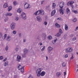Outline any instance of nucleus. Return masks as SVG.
<instances>
[{
	"label": "nucleus",
	"mask_w": 78,
	"mask_h": 78,
	"mask_svg": "<svg viewBox=\"0 0 78 78\" xmlns=\"http://www.w3.org/2000/svg\"><path fill=\"white\" fill-rule=\"evenodd\" d=\"M18 12H19V13H20L21 12V10H20V9H19L17 10Z\"/></svg>",
	"instance_id": "72a5a7b5"
},
{
	"label": "nucleus",
	"mask_w": 78,
	"mask_h": 78,
	"mask_svg": "<svg viewBox=\"0 0 78 78\" xmlns=\"http://www.w3.org/2000/svg\"><path fill=\"white\" fill-rule=\"evenodd\" d=\"M42 36H43V39L45 40V38L47 37V36L46 35V34H43Z\"/></svg>",
	"instance_id": "412c9836"
},
{
	"label": "nucleus",
	"mask_w": 78,
	"mask_h": 78,
	"mask_svg": "<svg viewBox=\"0 0 78 78\" xmlns=\"http://www.w3.org/2000/svg\"><path fill=\"white\" fill-rule=\"evenodd\" d=\"M3 58V57L2 56H0V60H1V59H2Z\"/></svg>",
	"instance_id": "49530a36"
},
{
	"label": "nucleus",
	"mask_w": 78,
	"mask_h": 78,
	"mask_svg": "<svg viewBox=\"0 0 78 78\" xmlns=\"http://www.w3.org/2000/svg\"><path fill=\"white\" fill-rule=\"evenodd\" d=\"M45 46H44L43 48L41 49V51H44V50H45Z\"/></svg>",
	"instance_id": "a19ab883"
},
{
	"label": "nucleus",
	"mask_w": 78,
	"mask_h": 78,
	"mask_svg": "<svg viewBox=\"0 0 78 78\" xmlns=\"http://www.w3.org/2000/svg\"><path fill=\"white\" fill-rule=\"evenodd\" d=\"M64 4H65L64 2H61L59 4V7L60 8H62H62L64 5Z\"/></svg>",
	"instance_id": "0eeeda50"
},
{
	"label": "nucleus",
	"mask_w": 78,
	"mask_h": 78,
	"mask_svg": "<svg viewBox=\"0 0 78 78\" xmlns=\"http://www.w3.org/2000/svg\"><path fill=\"white\" fill-rule=\"evenodd\" d=\"M66 13L67 14H68V13H70V10L68 8H67L66 9Z\"/></svg>",
	"instance_id": "bb28decb"
},
{
	"label": "nucleus",
	"mask_w": 78,
	"mask_h": 78,
	"mask_svg": "<svg viewBox=\"0 0 78 78\" xmlns=\"http://www.w3.org/2000/svg\"><path fill=\"white\" fill-rule=\"evenodd\" d=\"M73 12L74 13H75V14H77V13H78V12H77L76 10H74Z\"/></svg>",
	"instance_id": "37998d69"
},
{
	"label": "nucleus",
	"mask_w": 78,
	"mask_h": 78,
	"mask_svg": "<svg viewBox=\"0 0 78 78\" xmlns=\"http://www.w3.org/2000/svg\"><path fill=\"white\" fill-rule=\"evenodd\" d=\"M52 49H53V48L51 46H50L48 48V50L49 53L51 52V51L52 50Z\"/></svg>",
	"instance_id": "9b49d317"
},
{
	"label": "nucleus",
	"mask_w": 78,
	"mask_h": 78,
	"mask_svg": "<svg viewBox=\"0 0 78 78\" xmlns=\"http://www.w3.org/2000/svg\"><path fill=\"white\" fill-rule=\"evenodd\" d=\"M38 12L39 13L38 14V15H39V10H38L36 12H35L34 13V15H35V16H37V13Z\"/></svg>",
	"instance_id": "aec40b11"
},
{
	"label": "nucleus",
	"mask_w": 78,
	"mask_h": 78,
	"mask_svg": "<svg viewBox=\"0 0 78 78\" xmlns=\"http://www.w3.org/2000/svg\"><path fill=\"white\" fill-rule=\"evenodd\" d=\"M25 54L23 55V58H25Z\"/></svg>",
	"instance_id": "e2e57ef3"
},
{
	"label": "nucleus",
	"mask_w": 78,
	"mask_h": 78,
	"mask_svg": "<svg viewBox=\"0 0 78 78\" xmlns=\"http://www.w3.org/2000/svg\"><path fill=\"white\" fill-rule=\"evenodd\" d=\"M28 78H33V76H31V75H30L28 77Z\"/></svg>",
	"instance_id": "c03bdc74"
},
{
	"label": "nucleus",
	"mask_w": 78,
	"mask_h": 78,
	"mask_svg": "<svg viewBox=\"0 0 78 78\" xmlns=\"http://www.w3.org/2000/svg\"><path fill=\"white\" fill-rule=\"evenodd\" d=\"M16 33H17V32L16 31H15V30H14L12 32V33L14 34H16Z\"/></svg>",
	"instance_id": "f704fd0d"
},
{
	"label": "nucleus",
	"mask_w": 78,
	"mask_h": 78,
	"mask_svg": "<svg viewBox=\"0 0 78 78\" xmlns=\"http://www.w3.org/2000/svg\"><path fill=\"white\" fill-rule=\"evenodd\" d=\"M46 60L47 61V60H48V57H47V56H46Z\"/></svg>",
	"instance_id": "0e129e2a"
},
{
	"label": "nucleus",
	"mask_w": 78,
	"mask_h": 78,
	"mask_svg": "<svg viewBox=\"0 0 78 78\" xmlns=\"http://www.w3.org/2000/svg\"><path fill=\"white\" fill-rule=\"evenodd\" d=\"M6 36H7V35L6 34H5L4 35V39H5V38H6Z\"/></svg>",
	"instance_id": "6e6d98bb"
},
{
	"label": "nucleus",
	"mask_w": 78,
	"mask_h": 78,
	"mask_svg": "<svg viewBox=\"0 0 78 78\" xmlns=\"http://www.w3.org/2000/svg\"><path fill=\"white\" fill-rule=\"evenodd\" d=\"M19 17H16V18L15 19V20H19Z\"/></svg>",
	"instance_id": "e433bc0d"
},
{
	"label": "nucleus",
	"mask_w": 78,
	"mask_h": 78,
	"mask_svg": "<svg viewBox=\"0 0 78 78\" xmlns=\"http://www.w3.org/2000/svg\"><path fill=\"white\" fill-rule=\"evenodd\" d=\"M15 50H16V51H18V50H19V48H16Z\"/></svg>",
	"instance_id": "052dcab7"
},
{
	"label": "nucleus",
	"mask_w": 78,
	"mask_h": 78,
	"mask_svg": "<svg viewBox=\"0 0 78 78\" xmlns=\"http://www.w3.org/2000/svg\"><path fill=\"white\" fill-rule=\"evenodd\" d=\"M12 14L11 13H7L5 14V16H11L12 15Z\"/></svg>",
	"instance_id": "a211bd4d"
},
{
	"label": "nucleus",
	"mask_w": 78,
	"mask_h": 78,
	"mask_svg": "<svg viewBox=\"0 0 78 78\" xmlns=\"http://www.w3.org/2000/svg\"><path fill=\"white\" fill-rule=\"evenodd\" d=\"M8 62L6 61L5 63V64H4V66H5V67L7 66H8Z\"/></svg>",
	"instance_id": "c756f323"
},
{
	"label": "nucleus",
	"mask_w": 78,
	"mask_h": 78,
	"mask_svg": "<svg viewBox=\"0 0 78 78\" xmlns=\"http://www.w3.org/2000/svg\"><path fill=\"white\" fill-rule=\"evenodd\" d=\"M7 59V58H5L3 60V61L4 62H5L6 61V60Z\"/></svg>",
	"instance_id": "09e8293b"
},
{
	"label": "nucleus",
	"mask_w": 78,
	"mask_h": 78,
	"mask_svg": "<svg viewBox=\"0 0 78 78\" xmlns=\"http://www.w3.org/2000/svg\"><path fill=\"white\" fill-rule=\"evenodd\" d=\"M30 5L29 4H28L27 3H25L24 4V7L26 9H27V8H30Z\"/></svg>",
	"instance_id": "423d86ee"
},
{
	"label": "nucleus",
	"mask_w": 78,
	"mask_h": 78,
	"mask_svg": "<svg viewBox=\"0 0 78 78\" xmlns=\"http://www.w3.org/2000/svg\"><path fill=\"white\" fill-rule=\"evenodd\" d=\"M73 22H75L76 21V20H76V18H74V19H73Z\"/></svg>",
	"instance_id": "c9c22d12"
},
{
	"label": "nucleus",
	"mask_w": 78,
	"mask_h": 78,
	"mask_svg": "<svg viewBox=\"0 0 78 78\" xmlns=\"http://www.w3.org/2000/svg\"><path fill=\"white\" fill-rule=\"evenodd\" d=\"M61 34L59 32H58L57 33V34L56 35H55V36H57L58 37H59L60 36H61Z\"/></svg>",
	"instance_id": "5701e85b"
},
{
	"label": "nucleus",
	"mask_w": 78,
	"mask_h": 78,
	"mask_svg": "<svg viewBox=\"0 0 78 78\" xmlns=\"http://www.w3.org/2000/svg\"><path fill=\"white\" fill-rule=\"evenodd\" d=\"M39 14L40 15V16H41L42 15L44 14V11L43 10H39Z\"/></svg>",
	"instance_id": "f8f14e48"
},
{
	"label": "nucleus",
	"mask_w": 78,
	"mask_h": 78,
	"mask_svg": "<svg viewBox=\"0 0 78 78\" xmlns=\"http://www.w3.org/2000/svg\"><path fill=\"white\" fill-rule=\"evenodd\" d=\"M59 11L61 14H64V11L63 10V9H62L61 8L59 10Z\"/></svg>",
	"instance_id": "f3484780"
},
{
	"label": "nucleus",
	"mask_w": 78,
	"mask_h": 78,
	"mask_svg": "<svg viewBox=\"0 0 78 78\" xmlns=\"http://www.w3.org/2000/svg\"><path fill=\"white\" fill-rule=\"evenodd\" d=\"M44 24L45 25H47V22H45L44 23Z\"/></svg>",
	"instance_id": "de8ad7c7"
},
{
	"label": "nucleus",
	"mask_w": 78,
	"mask_h": 78,
	"mask_svg": "<svg viewBox=\"0 0 78 78\" xmlns=\"http://www.w3.org/2000/svg\"><path fill=\"white\" fill-rule=\"evenodd\" d=\"M37 20L38 21V22H41L42 21V19L40 16H38L37 17Z\"/></svg>",
	"instance_id": "6e6552de"
},
{
	"label": "nucleus",
	"mask_w": 78,
	"mask_h": 78,
	"mask_svg": "<svg viewBox=\"0 0 78 78\" xmlns=\"http://www.w3.org/2000/svg\"><path fill=\"white\" fill-rule=\"evenodd\" d=\"M74 3V2L73 1H69L67 3V6H70L72 7V8L73 7V4Z\"/></svg>",
	"instance_id": "7ed1b4c3"
},
{
	"label": "nucleus",
	"mask_w": 78,
	"mask_h": 78,
	"mask_svg": "<svg viewBox=\"0 0 78 78\" xmlns=\"http://www.w3.org/2000/svg\"><path fill=\"white\" fill-rule=\"evenodd\" d=\"M21 60V56L18 55L17 56L16 61L18 62H20Z\"/></svg>",
	"instance_id": "1a4fd4ad"
},
{
	"label": "nucleus",
	"mask_w": 78,
	"mask_h": 78,
	"mask_svg": "<svg viewBox=\"0 0 78 78\" xmlns=\"http://www.w3.org/2000/svg\"><path fill=\"white\" fill-rule=\"evenodd\" d=\"M14 77L15 78H16V77H17V75H15Z\"/></svg>",
	"instance_id": "774afa93"
},
{
	"label": "nucleus",
	"mask_w": 78,
	"mask_h": 78,
	"mask_svg": "<svg viewBox=\"0 0 78 78\" xmlns=\"http://www.w3.org/2000/svg\"><path fill=\"white\" fill-rule=\"evenodd\" d=\"M21 33H19V37H21Z\"/></svg>",
	"instance_id": "8fccbe9b"
},
{
	"label": "nucleus",
	"mask_w": 78,
	"mask_h": 78,
	"mask_svg": "<svg viewBox=\"0 0 78 78\" xmlns=\"http://www.w3.org/2000/svg\"><path fill=\"white\" fill-rule=\"evenodd\" d=\"M62 66L63 67H66V63H65V62H63L62 64Z\"/></svg>",
	"instance_id": "c85d7f7f"
},
{
	"label": "nucleus",
	"mask_w": 78,
	"mask_h": 78,
	"mask_svg": "<svg viewBox=\"0 0 78 78\" xmlns=\"http://www.w3.org/2000/svg\"><path fill=\"white\" fill-rule=\"evenodd\" d=\"M57 20H60V19H59V18H58L57 19Z\"/></svg>",
	"instance_id": "69168bd1"
},
{
	"label": "nucleus",
	"mask_w": 78,
	"mask_h": 78,
	"mask_svg": "<svg viewBox=\"0 0 78 78\" xmlns=\"http://www.w3.org/2000/svg\"><path fill=\"white\" fill-rule=\"evenodd\" d=\"M23 52L24 54V55H26V54H27L28 52V49H27V48H25L23 50Z\"/></svg>",
	"instance_id": "ddd939ff"
},
{
	"label": "nucleus",
	"mask_w": 78,
	"mask_h": 78,
	"mask_svg": "<svg viewBox=\"0 0 78 78\" xmlns=\"http://www.w3.org/2000/svg\"><path fill=\"white\" fill-rule=\"evenodd\" d=\"M55 26L56 28H60L61 27V25L57 23L55 24Z\"/></svg>",
	"instance_id": "4be33fe9"
},
{
	"label": "nucleus",
	"mask_w": 78,
	"mask_h": 78,
	"mask_svg": "<svg viewBox=\"0 0 78 78\" xmlns=\"http://www.w3.org/2000/svg\"><path fill=\"white\" fill-rule=\"evenodd\" d=\"M24 67H25V66H23L21 69V72H24Z\"/></svg>",
	"instance_id": "393cba45"
},
{
	"label": "nucleus",
	"mask_w": 78,
	"mask_h": 78,
	"mask_svg": "<svg viewBox=\"0 0 78 78\" xmlns=\"http://www.w3.org/2000/svg\"><path fill=\"white\" fill-rule=\"evenodd\" d=\"M68 57V55L67 54L66 55L65 57L66 58H67Z\"/></svg>",
	"instance_id": "4d7b16f0"
},
{
	"label": "nucleus",
	"mask_w": 78,
	"mask_h": 78,
	"mask_svg": "<svg viewBox=\"0 0 78 78\" xmlns=\"http://www.w3.org/2000/svg\"><path fill=\"white\" fill-rule=\"evenodd\" d=\"M64 76H65V75H66V72H64Z\"/></svg>",
	"instance_id": "bf43d9fd"
},
{
	"label": "nucleus",
	"mask_w": 78,
	"mask_h": 78,
	"mask_svg": "<svg viewBox=\"0 0 78 78\" xmlns=\"http://www.w3.org/2000/svg\"><path fill=\"white\" fill-rule=\"evenodd\" d=\"M40 45L41 46V45H42V43H41L40 44Z\"/></svg>",
	"instance_id": "338daca9"
},
{
	"label": "nucleus",
	"mask_w": 78,
	"mask_h": 78,
	"mask_svg": "<svg viewBox=\"0 0 78 78\" xmlns=\"http://www.w3.org/2000/svg\"><path fill=\"white\" fill-rule=\"evenodd\" d=\"M21 16L22 18L24 19V20H25V19H26L27 17H26V14H25V13L24 12H23L21 14Z\"/></svg>",
	"instance_id": "20e7f679"
},
{
	"label": "nucleus",
	"mask_w": 78,
	"mask_h": 78,
	"mask_svg": "<svg viewBox=\"0 0 78 78\" xmlns=\"http://www.w3.org/2000/svg\"><path fill=\"white\" fill-rule=\"evenodd\" d=\"M73 59V55H72V56L71 57L70 59L72 60Z\"/></svg>",
	"instance_id": "603ef678"
},
{
	"label": "nucleus",
	"mask_w": 78,
	"mask_h": 78,
	"mask_svg": "<svg viewBox=\"0 0 78 78\" xmlns=\"http://www.w3.org/2000/svg\"><path fill=\"white\" fill-rule=\"evenodd\" d=\"M48 39L49 40H51V39H52V37L51 36H49L48 37Z\"/></svg>",
	"instance_id": "2f4dec72"
},
{
	"label": "nucleus",
	"mask_w": 78,
	"mask_h": 78,
	"mask_svg": "<svg viewBox=\"0 0 78 78\" xmlns=\"http://www.w3.org/2000/svg\"><path fill=\"white\" fill-rule=\"evenodd\" d=\"M2 37V33L0 32V38H1Z\"/></svg>",
	"instance_id": "a18cd8bd"
},
{
	"label": "nucleus",
	"mask_w": 78,
	"mask_h": 78,
	"mask_svg": "<svg viewBox=\"0 0 78 78\" xmlns=\"http://www.w3.org/2000/svg\"><path fill=\"white\" fill-rule=\"evenodd\" d=\"M50 6L49 5H48L46 6V9H47V10H50Z\"/></svg>",
	"instance_id": "cd10ccee"
},
{
	"label": "nucleus",
	"mask_w": 78,
	"mask_h": 78,
	"mask_svg": "<svg viewBox=\"0 0 78 78\" xmlns=\"http://www.w3.org/2000/svg\"><path fill=\"white\" fill-rule=\"evenodd\" d=\"M56 6V4L55 3H53V7H54V8H55V6Z\"/></svg>",
	"instance_id": "79ce46f5"
},
{
	"label": "nucleus",
	"mask_w": 78,
	"mask_h": 78,
	"mask_svg": "<svg viewBox=\"0 0 78 78\" xmlns=\"http://www.w3.org/2000/svg\"><path fill=\"white\" fill-rule=\"evenodd\" d=\"M66 53H72L73 51V48L70 47L66 49Z\"/></svg>",
	"instance_id": "f257e3e1"
},
{
	"label": "nucleus",
	"mask_w": 78,
	"mask_h": 78,
	"mask_svg": "<svg viewBox=\"0 0 78 78\" xmlns=\"http://www.w3.org/2000/svg\"><path fill=\"white\" fill-rule=\"evenodd\" d=\"M44 2H45V1H44V0L41 1V5H42L43 3H44Z\"/></svg>",
	"instance_id": "3c124183"
},
{
	"label": "nucleus",
	"mask_w": 78,
	"mask_h": 78,
	"mask_svg": "<svg viewBox=\"0 0 78 78\" xmlns=\"http://www.w3.org/2000/svg\"><path fill=\"white\" fill-rule=\"evenodd\" d=\"M62 73L60 72H57L56 73V76L57 78H59L61 75Z\"/></svg>",
	"instance_id": "9d476101"
},
{
	"label": "nucleus",
	"mask_w": 78,
	"mask_h": 78,
	"mask_svg": "<svg viewBox=\"0 0 78 78\" xmlns=\"http://www.w3.org/2000/svg\"><path fill=\"white\" fill-rule=\"evenodd\" d=\"M65 30H68V26L67 24L65 25Z\"/></svg>",
	"instance_id": "a878e982"
},
{
	"label": "nucleus",
	"mask_w": 78,
	"mask_h": 78,
	"mask_svg": "<svg viewBox=\"0 0 78 78\" xmlns=\"http://www.w3.org/2000/svg\"><path fill=\"white\" fill-rule=\"evenodd\" d=\"M12 6H9L8 8V11H9V12L10 11H11V10H12Z\"/></svg>",
	"instance_id": "6ab92c4d"
},
{
	"label": "nucleus",
	"mask_w": 78,
	"mask_h": 78,
	"mask_svg": "<svg viewBox=\"0 0 78 78\" xmlns=\"http://www.w3.org/2000/svg\"><path fill=\"white\" fill-rule=\"evenodd\" d=\"M7 40L8 41H10V39L9 36H8L7 37Z\"/></svg>",
	"instance_id": "473e14b6"
},
{
	"label": "nucleus",
	"mask_w": 78,
	"mask_h": 78,
	"mask_svg": "<svg viewBox=\"0 0 78 78\" xmlns=\"http://www.w3.org/2000/svg\"><path fill=\"white\" fill-rule=\"evenodd\" d=\"M22 66L21 65L19 64L18 67V70H20V69H21L22 68Z\"/></svg>",
	"instance_id": "b1692460"
},
{
	"label": "nucleus",
	"mask_w": 78,
	"mask_h": 78,
	"mask_svg": "<svg viewBox=\"0 0 78 78\" xmlns=\"http://www.w3.org/2000/svg\"><path fill=\"white\" fill-rule=\"evenodd\" d=\"M8 17H7L5 19V22H6L7 21H8Z\"/></svg>",
	"instance_id": "58836bf2"
},
{
	"label": "nucleus",
	"mask_w": 78,
	"mask_h": 78,
	"mask_svg": "<svg viewBox=\"0 0 78 78\" xmlns=\"http://www.w3.org/2000/svg\"><path fill=\"white\" fill-rule=\"evenodd\" d=\"M56 41H57V39L54 40V43H56Z\"/></svg>",
	"instance_id": "680f3d73"
},
{
	"label": "nucleus",
	"mask_w": 78,
	"mask_h": 78,
	"mask_svg": "<svg viewBox=\"0 0 78 78\" xmlns=\"http://www.w3.org/2000/svg\"><path fill=\"white\" fill-rule=\"evenodd\" d=\"M26 41L27 40H26V39H23V42H26Z\"/></svg>",
	"instance_id": "864d4df0"
},
{
	"label": "nucleus",
	"mask_w": 78,
	"mask_h": 78,
	"mask_svg": "<svg viewBox=\"0 0 78 78\" xmlns=\"http://www.w3.org/2000/svg\"><path fill=\"white\" fill-rule=\"evenodd\" d=\"M78 27H77L76 28V29L74 30V31H76V30H78Z\"/></svg>",
	"instance_id": "5fc2aeb1"
},
{
	"label": "nucleus",
	"mask_w": 78,
	"mask_h": 78,
	"mask_svg": "<svg viewBox=\"0 0 78 78\" xmlns=\"http://www.w3.org/2000/svg\"><path fill=\"white\" fill-rule=\"evenodd\" d=\"M8 4L7 3H5L3 5V8H8Z\"/></svg>",
	"instance_id": "4468645a"
},
{
	"label": "nucleus",
	"mask_w": 78,
	"mask_h": 78,
	"mask_svg": "<svg viewBox=\"0 0 78 78\" xmlns=\"http://www.w3.org/2000/svg\"><path fill=\"white\" fill-rule=\"evenodd\" d=\"M45 75V72L44 71H42L40 74V75L41 76H44V75Z\"/></svg>",
	"instance_id": "2eb2a0df"
},
{
	"label": "nucleus",
	"mask_w": 78,
	"mask_h": 78,
	"mask_svg": "<svg viewBox=\"0 0 78 78\" xmlns=\"http://www.w3.org/2000/svg\"><path fill=\"white\" fill-rule=\"evenodd\" d=\"M42 70V68H41L39 69H38L36 71V73H37V76H40V74L41 72V71Z\"/></svg>",
	"instance_id": "f03ea898"
},
{
	"label": "nucleus",
	"mask_w": 78,
	"mask_h": 78,
	"mask_svg": "<svg viewBox=\"0 0 78 78\" xmlns=\"http://www.w3.org/2000/svg\"><path fill=\"white\" fill-rule=\"evenodd\" d=\"M55 13H56V10H53L51 13V16H53L55 14Z\"/></svg>",
	"instance_id": "dca6fc26"
},
{
	"label": "nucleus",
	"mask_w": 78,
	"mask_h": 78,
	"mask_svg": "<svg viewBox=\"0 0 78 78\" xmlns=\"http://www.w3.org/2000/svg\"><path fill=\"white\" fill-rule=\"evenodd\" d=\"M16 25V23H13L11 25V29L12 30H13L14 28H15V26Z\"/></svg>",
	"instance_id": "39448f33"
},
{
	"label": "nucleus",
	"mask_w": 78,
	"mask_h": 78,
	"mask_svg": "<svg viewBox=\"0 0 78 78\" xmlns=\"http://www.w3.org/2000/svg\"><path fill=\"white\" fill-rule=\"evenodd\" d=\"M58 33H61V34H62V33H63L62 32V30H61V29H60L59 30V32H58Z\"/></svg>",
	"instance_id": "7c9ffc66"
},
{
	"label": "nucleus",
	"mask_w": 78,
	"mask_h": 78,
	"mask_svg": "<svg viewBox=\"0 0 78 78\" xmlns=\"http://www.w3.org/2000/svg\"><path fill=\"white\" fill-rule=\"evenodd\" d=\"M13 5H14V6H16V5H17V3H16V1H14L13 2Z\"/></svg>",
	"instance_id": "4c0bfd02"
},
{
	"label": "nucleus",
	"mask_w": 78,
	"mask_h": 78,
	"mask_svg": "<svg viewBox=\"0 0 78 78\" xmlns=\"http://www.w3.org/2000/svg\"><path fill=\"white\" fill-rule=\"evenodd\" d=\"M76 40V37H74L73 38V41H75Z\"/></svg>",
	"instance_id": "13d9d810"
},
{
	"label": "nucleus",
	"mask_w": 78,
	"mask_h": 78,
	"mask_svg": "<svg viewBox=\"0 0 78 78\" xmlns=\"http://www.w3.org/2000/svg\"><path fill=\"white\" fill-rule=\"evenodd\" d=\"M8 50V46L7 45L5 47V50L7 51Z\"/></svg>",
	"instance_id": "ea45409f"
}]
</instances>
